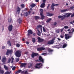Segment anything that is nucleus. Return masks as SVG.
<instances>
[{"label": "nucleus", "instance_id": "f257e3e1", "mask_svg": "<svg viewBox=\"0 0 74 74\" xmlns=\"http://www.w3.org/2000/svg\"><path fill=\"white\" fill-rule=\"evenodd\" d=\"M40 15L41 16L40 18V19H42V20H43V19H44L45 18V16H44V15H43V12H44V10L43 9H40Z\"/></svg>", "mask_w": 74, "mask_h": 74}, {"label": "nucleus", "instance_id": "f03ea898", "mask_svg": "<svg viewBox=\"0 0 74 74\" xmlns=\"http://www.w3.org/2000/svg\"><path fill=\"white\" fill-rule=\"evenodd\" d=\"M16 56L17 58H20L21 56V51L19 50L16 51L15 53Z\"/></svg>", "mask_w": 74, "mask_h": 74}, {"label": "nucleus", "instance_id": "7ed1b4c3", "mask_svg": "<svg viewBox=\"0 0 74 74\" xmlns=\"http://www.w3.org/2000/svg\"><path fill=\"white\" fill-rule=\"evenodd\" d=\"M38 55V53H34L33 52L31 55L32 57V58H34L35 56H37Z\"/></svg>", "mask_w": 74, "mask_h": 74}, {"label": "nucleus", "instance_id": "20e7f679", "mask_svg": "<svg viewBox=\"0 0 74 74\" xmlns=\"http://www.w3.org/2000/svg\"><path fill=\"white\" fill-rule=\"evenodd\" d=\"M38 42H42L44 41V39L41 38L40 37H38L37 38Z\"/></svg>", "mask_w": 74, "mask_h": 74}, {"label": "nucleus", "instance_id": "39448f33", "mask_svg": "<svg viewBox=\"0 0 74 74\" xmlns=\"http://www.w3.org/2000/svg\"><path fill=\"white\" fill-rule=\"evenodd\" d=\"M45 49V48L43 47H40L38 48L37 49L38 51H44Z\"/></svg>", "mask_w": 74, "mask_h": 74}, {"label": "nucleus", "instance_id": "423d86ee", "mask_svg": "<svg viewBox=\"0 0 74 74\" xmlns=\"http://www.w3.org/2000/svg\"><path fill=\"white\" fill-rule=\"evenodd\" d=\"M71 36H69V34H65V38L66 40L69 39V38H71Z\"/></svg>", "mask_w": 74, "mask_h": 74}, {"label": "nucleus", "instance_id": "0eeeda50", "mask_svg": "<svg viewBox=\"0 0 74 74\" xmlns=\"http://www.w3.org/2000/svg\"><path fill=\"white\" fill-rule=\"evenodd\" d=\"M27 32L28 33L27 34L28 37L30 36V34H33V31L29 29L28 30Z\"/></svg>", "mask_w": 74, "mask_h": 74}, {"label": "nucleus", "instance_id": "6e6552de", "mask_svg": "<svg viewBox=\"0 0 74 74\" xmlns=\"http://www.w3.org/2000/svg\"><path fill=\"white\" fill-rule=\"evenodd\" d=\"M12 53V50L8 49L6 52V55H8L9 54H11V53Z\"/></svg>", "mask_w": 74, "mask_h": 74}, {"label": "nucleus", "instance_id": "1a4fd4ad", "mask_svg": "<svg viewBox=\"0 0 74 74\" xmlns=\"http://www.w3.org/2000/svg\"><path fill=\"white\" fill-rule=\"evenodd\" d=\"M41 63L36 64V65L35 66V67L36 69H40L41 68V66L40 65Z\"/></svg>", "mask_w": 74, "mask_h": 74}, {"label": "nucleus", "instance_id": "9d476101", "mask_svg": "<svg viewBox=\"0 0 74 74\" xmlns=\"http://www.w3.org/2000/svg\"><path fill=\"white\" fill-rule=\"evenodd\" d=\"M12 27H13V26L12 25H10L8 28V30L9 31H12Z\"/></svg>", "mask_w": 74, "mask_h": 74}, {"label": "nucleus", "instance_id": "9b49d317", "mask_svg": "<svg viewBox=\"0 0 74 74\" xmlns=\"http://www.w3.org/2000/svg\"><path fill=\"white\" fill-rule=\"evenodd\" d=\"M45 49H46V50H47L48 51V52H53V49H51L48 47L46 48H45Z\"/></svg>", "mask_w": 74, "mask_h": 74}, {"label": "nucleus", "instance_id": "f8f14e48", "mask_svg": "<svg viewBox=\"0 0 74 74\" xmlns=\"http://www.w3.org/2000/svg\"><path fill=\"white\" fill-rule=\"evenodd\" d=\"M39 60H40V62H41L42 63H44V59H42L41 56L39 57Z\"/></svg>", "mask_w": 74, "mask_h": 74}, {"label": "nucleus", "instance_id": "ddd939ff", "mask_svg": "<svg viewBox=\"0 0 74 74\" xmlns=\"http://www.w3.org/2000/svg\"><path fill=\"white\" fill-rule=\"evenodd\" d=\"M46 14L47 16H53L54 15V14L51 13L49 12H47Z\"/></svg>", "mask_w": 74, "mask_h": 74}, {"label": "nucleus", "instance_id": "4468645a", "mask_svg": "<svg viewBox=\"0 0 74 74\" xmlns=\"http://www.w3.org/2000/svg\"><path fill=\"white\" fill-rule=\"evenodd\" d=\"M54 41L53 39H52L51 40H50L47 42L48 44H53Z\"/></svg>", "mask_w": 74, "mask_h": 74}, {"label": "nucleus", "instance_id": "2eb2a0df", "mask_svg": "<svg viewBox=\"0 0 74 74\" xmlns=\"http://www.w3.org/2000/svg\"><path fill=\"white\" fill-rule=\"evenodd\" d=\"M26 65V63H21V64H20V67H25Z\"/></svg>", "mask_w": 74, "mask_h": 74}, {"label": "nucleus", "instance_id": "dca6fc26", "mask_svg": "<svg viewBox=\"0 0 74 74\" xmlns=\"http://www.w3.org/2000/svg\"><path fill=\"white\" fill-rule=\"evenodd\" d=\"M6 60L7 59H6V58H5V57L3 58L2 60L3 63L4 64H5V63L6 62Z\"/></svg>", "mask_w": 74, "mask_h": 74}, {"label": "nucleus", "instance_id": "f3484780", "mask_svg": "<svg viewBox=\"0 0 74 74\" xmlns=\"http://www.w3.org/2000/svg\"><path fill=\"white\" fill-rule=\"evenodd\" d=\"M4 68L5 70H7V71H8V67L7 66L5 65H4Z\"/></svg>", "mask_w": 74, "mask_h": 74}, {"label": "nucleus", "instance_id": "a211bd4d", "mask_svg": "<svg viewBox=\"0 0 74 74\" xmlns=\"http://www.w3.org/2000/svg\"><path fill=\"white\" fill-rule=\"evenodd\" d=\"M45 3H42L40 5V7L41 8H44L45 7Z\"/></svg>", "mask_w": 74, "mask_h": 74}, {"label": "nucleus", "instance_id": "6ab92c4d", "mask_svg": "<svg viewBox=\"0 0 74 74\" xmlns=\"http://www.w3.org/2000/svg\"><path fill=\"white\" fill-rule=\"evenodd\" d=\"M18 22L19 23V24H21L22 23V20L21 19V18H19L18 19Z\"/></svg>", "mask_w": 74, "mask_h": 74}, {"label": "nucleus", "instance_id": "aec40b11", "mask_svg": "<svg viewBox=\"0 0 74 74\" xmlns=\"http://www.w3.org/2000/svg\"><path fill=\"white\" fill-rule=\"evenodd\" d=\"M54 6H55L53 5V4L52 3L51 6V9L52 10V11H54V10H55V8H54Z\"/></svg>", "mask_w": 74, "mask_h": 74}, {"label": "nucleus", "instance_id": "412c9836", "mask_svg": "<svg viewBox=\"0 0 74 74\" xmlns=\"http://www.w3.org/2000/svg\"><path fill=\"white\" fill-rule=\"evenodd\" d=\"M8 22L9 23H12V20L11 18H9L8 19Z\"/></svg>", "mask_w": 74, "mask_h": 74}, {"label": "nucleus", "instance_id": "4be33fe9", "mask_svg": "<svg viewBox=\"0 0 74 74\" xmlns=\"http://www.w3.org/2000/svg\"><path fill=\"white\" fill-rule=\"evenodd\" d=\"M71 13H67L66 14V15H67L66 16V17H67V18H69V17H70V16L71 15Z\"/></svg>", "mask_w": 74, "mask_h": 74}, {"label": "nucleus", "instance_id": "5701e85b", "mask_svg": "<svg viewBox=\"0 0 74 74\" xmlns=\"http://www.w3.org/2000/svg\"><path fill=\"white\" fill-rule=\"evenodd\" d=\"M29 65H30H30L28 66V69H30V67H32V66H33V64L31 63H29Z\"/></svg>", "mask_w": 74, "mask_h": 74}, {"label": "nucleus", "instance_id": "b1692460", "mask_svg": "<svg viewBox=\"0 0 74 74\" xmlns=\"http://www.w3.org/2000/svg\"><path fill=\"white\" fill-rule=\"evenodd\" d=\"M66 18V16L64 15L62 16L61 17V20H63Z\"/></svg>", "mask_w": 74, "mask_h": 74}, {"label": "nucleus", "instance_id": "393cba45", "mask_svg": "<svg viewBox=\"0 0 74 74\" xmlns=\"http://www.w3.org/2000/svg\"><path fill=\"white\" fill-rule=\"evenodd\" d=\"M34 18L35 20H37L38 19H40V17L38 16H34Z\"/></svg>", "mask_w": 74, "mask_h": 74}, {"label": "nucleus", "instance_id": "a878e982", "mask_svg": "<svg viewBox=\"0 0 74 74\" xmlns=\"http://www.w3.org/2000/svg\"><path fill=\"white\" fill-rule=\"evenodd\" d=\"M7 44H8V45H9L10 47H11V42H10V41H8L7 42Z\"/></svg>", "mask_w": 74, "mask_h": 74}, {"label": "nucleus", "instance_id": "bb28decb", "mask_svg": "<svg viewBox=\"0 0 74 74\" xmlns=\"http://www.w3.org/2000/svg\"><path fill=\"white\" fill-rule=\"evenodd\" d=\"M22 71V70L20 69L18 71H17L16 72V74H18V73H20Z\"/></svg>", "mask_w": 74, "mask_h": 74}, {"label": "nucleus", "instance_id": "cd10ccee", "mask_svg": "<svg viewBox=\"0 0 74 74\" xmlns=\"http://www.w3.org/2000/svg\"><path fill=\"white\" fill-rule=\"evenodd\" d=\"M36 4L34 3H32V4L30 5V6H31V7L33 8V7H34L35 6H36Z\"/></svg>", "mask_w": 74, "mask_h": 74}, {"label": "nucleus", "instance_id": "c85d7f7f", "mask_svg": "<svg viewBox=\"0 0 74 74\" xmlns=\"http://www.w3.org/2000/svg\"><path fill=\"white\" fill-rule=\"evenodd\" d=\"M32 41L33 42V43H34L36 41V39L35 38H32Z\"/></svg>", "mask_w": 74, "mask_h": 74}, {"label": "nucleus", "instance_id": "c756f323", "mask_svg": "<svg viewBox=\"0 0 74 74\" xmlns=\"http://www.w3.org/2000/svg\"><path fill=\"white\" fill-rule=\"evenodd\" d=\"M1 68H0V73L1 74H3L4 73V71L3 70H1Z\"/></svg>", "mask_w": 74, "mask_h": 74}, {"label": "nucleus", "instance_id": "7c9ffc66", "mask_svg": "<svg viewBox=\"0 0 74 74\" xmlns=\"http://www.w3.org/2000/svg\"><path fill=\"white\" fill-rule=\"evenodd\" d=\"M28 13L27 12H26L25 13H24V15L25 16H28Z\"/></svg>", "mask_w": 74, "mask_h": 74}, {"label": "nucleus", "instance_id": "2f4dec72", "mask_svg": "<svg viewBox=\"0 0 74 74\" xmlns=\"http://www.w3.org/2000/svg\"><path fill=\"white\" fill-rule=\"evenodd\" d=\"M67 11V9L62 10H61L60 12H66V11Z\"/></svg>", "mask_w": 74, "mask_h": 74}, {"label": "nucleus", "instance_id": "473e14b6", "mask_svg": "<svg viewBox=\"0 0 74 74\" xmlns=\"http://www.w3.org/2000/svg\"><path fill=\"white\" fill-rule=\"evenodd\" d=\"M37 31H38V33L39 34H37V35H38V36H40V35H41V32H40V30H39V29H37Z\"/></svg>", "mask_w": 74, "mask_h": 74}, {"label": "nucleus", "instance_id": "72a5a7b5", "mask_svg": "<svg viewBox=\"0 0 74 74\" xmlns=\"http://www.w3.org/2000/svg\"><path fill=\"white\" fill-rule=\"evenodd\" d=\"M55 47L56 48H58V49H59V48H61V47H60V46L59 45H56L55 46Z\"/></svg>", "mask_w": 74, "mask_h": 74}, {"label": "nucleus", "instance_id": "f704fd0d", "mask_svg": "<svg viewBox=\"0 0 74 74\" xmlns=\"http://www.w3.org/2000/svg\"><path fill=\"white\" fill-rule=\"evenodd\" d=\"M51 20H52V19L51 18H49L47 20L46 22L49 23L50 22V21H51Z\"/></svg>", "mask_w": 74, "mask_h": 74}, {"label": "nucleus", "instance_id": "c9c22d12", "mask_svg": "<svg viewBox=\"0 0 74 74\" xmlns=\"http://www.w3.org/2000/svg\"><path fill=\"white\" fill-rule=\"evenodd\" d=\"M17 11L18 12H19V11H21V9H20L19 7H17Z\"/></svg>", "mask_w": 74, "mask_h": 74}, {"label": "nucleus", "instance_id": "e433bc0d", "mask_svg": "<svg viewBox=\"0 0 74 74\" xmlns=\"http://www.w3.org/2000/svg\"><path fill=\"white\" fill-rule=\"evenodd\" d=\"M42 27V25H39L37 26V29H40Z\"/></svg>", "mask_w": 74, "mask_h": 74}, {"label": "nucleus", "instance_id": "4c0bfd02", "mask_svg": "<svg viewBox=\"0 0 74 74\" xmlns=\"http://www.w3.org/2000/svg\"><path fill=\"white\" fill-rule=\"evenodd\" d=\"M22 8H25V5L23 4H22L21 5Z\"/></svg>", "mask_w": 74, "mask_h": 74}, {"label": "nucleus", "instance_id": "58836bf2", "mask_svg": "<svg viewBox=\"0 0 74 74\" xmlns=\"http://www.w3.org/2000/svg\"><path fill=\"white\" fill-rule=\"evenodd\" d=\"M66 46H67V44H65L63 45L62 46V48H65V47H66Z\"/></svg>", "mask_w": 74, "mask_h": 74}, {"label": "nucleus", "instance_id": "ea45409f", "mask_svg": "<svg viewBox=\"0 0 74 74\" xmlns=\"http://www.w3.org/2000/svg\"><path fill=\"white\" fill-rule=\"evenodd\" d=\"M11 58H10L8 61V63H10V62H11Z\"/></svg>", "mask_w": 74, "mask_h": 74}, {"label": "nucleus", "instance_id": "a19ab883", "mask_svg": "<svg viewBox=\"0 0 74 74\" xmlns=\"http://www.w3.org/2000/svg\"><path fill=\"white\" fill-rule=\"evenodd\" d=\"M11 73V71L10 72L9 71H7L5 73V74H10Z\"/></svg>", "mask_w": 74, "mask_h": 74}, {"label": "nucleus", "instance_id": "79ce46f5", "mask_svg": "<svg viewBox=\"0 0 74 74\" xmlns=\"http://www.w3.org/2000/svg\"><path fill=\"white\" fill-rule=\"evenodd\" d=\"M16 62H19V58H16Z\"/></svg>", "mask_w": 74, "mask_h": 74}, {"label": "nucleus", "instance_id": "37998d69", "mask_svg": "<svg viewBox=\"0 0 74 74\" xmlns=\"http://www.w3.org/2000/svg\"><path fill=\"white\" fill-rule=\"evenodd\" d=\"M42 28L43 32H46V29H45V27H43Z\"/></svg>", "mask_w": 74, "mask_h": 74}, {"label": "nucleus", "instance_id": "c03bdc74", "mask_svg": "<svg viewBox=\"0 0 74 74\" xmlns=\"http://www.w3.org/2000/svg\"><path fill=\"white\" fill-rule=\"evenodd\" d=\"M16 47H17L18 48H19L20 47V45L18 43L16 45Z\"/></svg>", "mask_w": 74, "mask_h": 74}, {"label": "nucleus", "instance_id": "a18cd8bd", "mask_svg": "<svg viewBox=\"0 0 74 74\" xmlns=\"http://www.w3.org/2000/svg\"><path fill=\"white\" fill-rule=\"evenodd\" d=\"M52 4H53L54 6H58L59 5V4H54V3H52Z\"/></svg>", "mask_w": 74, "mask_h": 74}, {"label": "nucleus", "instance_id": "49530a36", "mask_svg": "<svg viewBox=\"0 0 74 74\" xmlns=\"http://www.w3.org/2000/svg\"><path fill=\"white\" fill-rule=\"evenodd\" d=\"M15 69H16V67L14 66L12 68V70H13V71H14V70H15Z\"/></svg>", "mask_w": 74, "mask_h": 74}, {"label": "nucleus", "instance_id": "de8ad7c7", "mask_svg": "<svg viewBox=\"0 0 74 74\" xmlns=\"http://www.w3.org/2000/svg\"><path fill=\"white\" fill-rule=\"evenodd\" d=\"M64 29H68V28H69V27L68 26H64Z\"/></svg>", "mask_w": 74, "mask_h": 74}, {"label": "nucleus", "instance_id": "09e8293b", "mask_svg": "<svg viewBox=\"0 0 74 74\" xmlns=\"http://www.w3.org/2000/svg\"><path fill=\"white\" fill-rule=\"evenodd\" d=\"M62 16H58L59 19H60V18H62Z\"/></svg>", "mask_w": 74, "mask_h": 74}, {"label": "nucleus", "instance_id": "8fccbe9b", "mask_svg": "<svg viewBox=\"0 0 74 74\" xmlns=\"http://www.w3.org/2000/svg\"><path fill=\"white\" fill-rule=\"evenodd\" d=\"M74 8V7L72 6L71 7H70V9H73V8Z\"/></svg>", "mask_w": 74, "mask_h": 74}, {"label": "nucleus", "instance_id": "3c124183", "mask_svg": "<svg viewBox=\"0 0 74 74\" xmlns=\"http://www.w3.org/2000/svg\"><path fill=\"white\" fill-rule=\"evenodd\" d=\"M50 6V4H49L48 5L47 7V9H48V8H49V6Z\"/></svg>", "mask_w": 74, "mask_h": 74}, {"label": "nucleus", "instance_id": "603ef678", "mask_svg": "<svg viewBox=\"0 0 74 74\" xmlns=\"http://www.w3.org/2000/svg\"><path fill=\"white\" fill-rule=\"evenodd\" d=\"M5 48V46H3L2 47V49H4V48Z\"/></svg>", "mask_w": 74, "mask_h": 74}, {"label": "nucleus", "instance_id": "864d4df0", "mask_svg": "<svg viewBox=\"0 0 74 74\" xmlns=\"http://www.w3.org/2000/svg\"><path fill=\"white\" fill-rule=\"evenodd\" d=\"M73 16H74V13H73L72 15L71 16V17L72 18V17H73Z\"/></svg>", "mask_w": 74, "mask_h": 74}, {"label": "nucleus", "instance_id": "5fc2aeb1", "mask_svg": "<svg viewBox=\"0 0 74 74\" xmlns=\"http://www.w3.org/2000/svg\"><path fill=\"white\" fill-rule=\"evenodd\" d=\"M28 9L29 8H27L25 9V11H27Z\"/></svg>", "mask_w": 74, "mask_h": 74}, {"label": "nucleus", "instance_id": "6e6d98bb", "mask_svg": "<svg viewBox=\"0 0 74 74\" xmlns=\"http://www.w3.org/2000/svg\"><path fill=\"white\" fill-rule=\"evenodd\" d=\"M56 32L57 33H59V31L58 30H57Z\"/></svg>", "mask_w": 74, "mask_h": 74}, {"label": "nucleus", "instance_id": "4d7b16f0", "mask_svg": "<svg viewBox=\"0 0 74 74\" xmlns=\"http://www.w3.org/2000/svg\"><path fill=\"white\" fill-rule=\"evenodd\" d=\"M54 25H57V23H56V22H55L54 23Z\"/></svg>", "mask_w": 74, "mask_h": 74}, {"label": "nucleus", "instance_id": "13d9d810", "mask_svg": "<svg viewBox=\"0 0 74 74\" xmlns=\"http://www.w3.org/2000/svg\"><path fill=\"white\" fill-rule=\"evenodd\" d=\"M60 37L62 38H63L64 37V36H63L62 35H60Z\"/></svg>", "mask_w": 74, "mask_h": 74}, {"label": "nucleus", "instance_id": "bf43d9fd", "mask_svg": "<svg viewBox=\"0 0 74 74\" xmlns=\"http://www.w3.org/2000/svg\"><path fill=\"white\" fill-rule=\"evenodd\" d=\"M46 54H47V53H42V55H46Z\"/></svg>", "mask_w": 74, "mask_h": 74}, {"label": "nucleus", "instance_id": "052dcab7", "mask_svg": "<svg viewBox=\"0 0 74 74\" xmlns=\"http://www.w3.org/2000/svg\"><path fill=\"white\" fill-rule=\"evenodd\" d=\"M11 59H12V60H14V58L13 57L11 58Z\"/></svg>", "mask_w": 74, "mask_h": 74}, {"label": "nucleus", "instance_id": "680f3d73", "mask_svg": "<svg viewBox=\"0 0 74 74\" xmlns=\"http://www.w3.org/2000/svg\"><path fill=\"white\" fill-rule=\"evenodd\" d=\"M36 33H34L33 34V36H36Z\"/></svg>", "mask_w": 74, "mask_h": 74}, {"label": "nucleus", "instance_id": "e2e57ef3", "mask_svg": "<svg viewBox=\"0 0 74 74\" xmlns=\"http://www.w3.org/2000/svg\"><path fill=\"white\" fill-rule=\"evenodd\" d=\"M26 43L27 44H29V43L27 41L26 42Z\"/></svg>", "mask_w": 74, "mask_h": 74}, {"label": "nucleus", "instance_id": "0e129e2a", "mask_svg": "<svg viewBox=\"0 0 74 74\" xmlns=\"http://www.w3.org/2000/svg\"><path fill=\"white\" fill-rule=\"evenodd\" d=\"M24 71H21V74H23V73H24Z\"/></svg>", "mask_w": 74, "mask_h": 74}, {"label": "nucleus", "instance_id": "69168bd1", "mask_svg": "<svg viewBox=\"0 0 74 74\" xmlns=\"http://www.w3.org/2000/svg\"><path fill=\"white\" fill-rule=\"evenodd\" d=\"M57 39L58 40H59V41H60V40H61V39L59 38H58Z\"/></svg>", "mask_w": 74, "mask_h": 74}, {"label": "nucleus", "instance_id": "338daca9", "mask_svg": "<svg viewBox=\"0 0 74 74\" xmlns=\"http://www.w3.org/2000/svg\"><path fill=\"white\" fill-rule=\"evenodd\" d=\"M65 5H69V4H68V3H66Z\"/></svg>", "mask_w": 74, "mask_h": 74}, {"label": "nucleus", "instance_id": "774afa93", "mask_svg": "<svg viewBox=\"0 0 74 74\" xmlns=\"http://www.w3.org/2000/svg\"><path fill=\"white\" fill-rule=\"evenodd\" d=\"M43 3H45V1H46V0H43Z\"/></svg>", "mask_w": 74, "mask_h": 74}]
</instances>
